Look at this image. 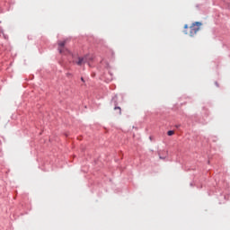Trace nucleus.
Instances as JSON below:
<instances>
[{
	"instance_id": "nucleus-1",
	"label": "nucleus",
	"mask_w": 230,
	"mask_h": 230,
	"mask_svg": "<svg viewBox=\"0 0 230 230\" xmlns=\"http://www.w3.org/2000/svg\"><path fill=\"white\" fill-rule=\"evenodd\" d=\"M92 60H93V58H91L90 56H84L83 58H76L75 59L73 60V63L79 66H83L86 63H88V65L91 66L90 61Z\"/></svg>"
},
{
	"instance_id": "nucleus-2",
	"label": "nucleus",
	"mask_w": 230,
	"mask_h": 230,
	"mask_svg": "<svg viewBox=\"0 0 230 230\" xmlns=\"http://www.w3.org/2000/svg\"><path fill=\"white\" fill-rule=\"evenodd\" d=\"M201 25L202 23H200V22H195V23H192V25H190V32H187V31H185V34H189L190 37H194L200 30Z\"/></svg>"
},
{
	"instance_id": "nucleus-3",
	"label": "nucleus",
	"mask_w": 230,
	"mask_h": 230,
	"mask_svg": "<svg viewBox=\"0 0 230 230\" xmlns=\"http://www.w3.org/2000/svg\"><path fill=\"white\" fill-rule=\"evenodd\" d=\"M67 43V40H64L63 41H58V49L60 54H66V53H70L68 49H66V44Z\"/></svg>"
},
{
	"instance_id": "nucleus-4",
	"label": "nucleus",
	"mask_w": 230,
	"mask_h": 230,
	"mask_svg": "<svg viewBox=\"0 0 230 230\" xmlns=\"http://www.w3.org/2000/svg\"><path fill=\"white\" fill-rule=\"evenodd\" d=\"M174 134H175V131H172V130H170V131L167 132V135H168L169 137H172V136H173Z\"/></svg>"
},
{
	"instance_id": "nucleus-5",
	"label": "nucleus",
	"mask_w": 230,
	"mask_h": 230,
	"mask_svg": "<svg viewBox=\"0 0 230 230\" xmlns=\"http://www.w3.org/2000/svg\"><path fill=\"white\" fill-rule=\"evenodd\" d=\"M115 110H119V114H121V108L120 107H116Z\"/></svg>"
},
{
	"instance_id": "nucleus-6",
	"label": "nucleus",
	"mask_w": 230,
	"mask_h": 230,
	"mask_svg": "<svg viewBox=\"0 0 230 230\" xmlns=\"http://www.w3.org/2000/svg\"><path fill=\"white\" fill-rule=\"evenodd\" d=\"M81 81L83 82V83H84L85 81H84V79L83 78V77H81Z\"/></svg>"
},
{
	"instance_id": "nucleus-7",
	"label": "nucleus",
	"mask_w": 230,
	"mask_h": 230,
	"mask_svg": "<svg viewBox=\"0 0 230 230\" xmlns=\"http://www.w3.org/2000/svg\"><path fill=\"white\" fill-rule=\"evenodd\" d=\"M184 29H185V30L188 29V25H184Z\"/></svg>"
},
{
	"instance_id": "nucleus-8",
	"label": "nucleus",
	"mask_w": 230,
	"mask_h": 230,
	"mask_svg": "<svg viewBox=\"0 0 230 230\" xmlns=\"http://www.w3.org/2000/svg\"><path fill=\"white\" fill-rule=\"evenodd\" d=\"M160 159H164V158L160 156Z\"/></svg>"
}]
</instances>
